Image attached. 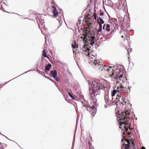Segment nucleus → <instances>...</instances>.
Returning a JSON list of instances; mask_svg holds the SVG:
<instances>
[{
	"mask_svg": "<svg viewBox=\"0 0 149 149\" xmlns=\"http://www.w3.org/2000/svg\"><path fill=\"white\" fill-rule=\"evenodd\" d=\"M84 19L85 22H87L89 21V20H90V18L89 17L87 16L86 17L84 18Z\"/></svg>",
	"mask_w": 149,
	"mask_h": 149,
	"instance_id": "obj_22",
	"label": "nucleus"
},
{
	"mask_svg": "<svg viewBox=\"0 0 149 149\" xmlns=\"http://www.w3.org/2000/svg\"><path fill=\"white\" fill-rule=\"evenodd\" d=\"M89 55V53H88V55Z\"/></svg>",
	"mask_w": 149,
	"mask_h": 149,
	"instance_id": "obj_42",
	"label": "nucleus"
},
{
	"mask_svg": "<svg viewBox=\"0 0 149 149\" xmlns=\"http://www.w3.org/2000/svg\"><path fill=\"white\" fill-rule=\"evenodd\" d=\"M100 14V15L102 16H103L104 15V14L103 13H101Z\"/></svg>",
	"mask_w": 149,
	"mask_h": 149,
	"instance_id": "obj_34",
	"label": "nucleus"
},
{
	"mask_svg": "<svg viewBox=\"0 0 149 149\" xmlns=\"http://www.w3.org/2000/svg\"><path fill=\"white\" fill-rule=\"evenodd\" d=\"M122 104H125L126 103V102L124 100H123V102H122Z\"/></svg>",
	"mask_w": 149,
	"mask_h": 149,
	"instance_id": "obj_32",
	"label": "nucleus"
},
{
	"mask_svg": "<svg viewBox=\"0 0 149 149\" xmlns=\"http://www.w3.org/2000/svg\"><path fill=\"white\" fill-rule=\"evenodd\" d=\"M90 60L89 63L91 65L94 69L98 71L105 72L107 74L109 77H111L114 75V72L112 67H108L103 65L102 62H100L99 61L92 58Z\"/></svg>",
	"mask_w": 149,
	"mask_h": 149,
	"instance_id": "obj_1",
	"label": "nucleus"
},
{
	"mask_svg": "<svg viewBox=\"0 0 149 149\" xmlns=\"http://www.w3.org/2000/svg\"><path fill=\"white\" fill-rule=\"evenodd\" d=\"M77 51H78V50L77 49H76L75 50H73V53H76Z\"/></svg>",
	"mask_w": 149,
	"mask_h": 149,
	"instance_id": "obj_28",
	"label": "nucleus"
},
{
	"mask_svg": "<svg viewBox=\"0 0 149 149\" xmlns=\"http://www.w3.org/2000/svg\"><path fill=\"white\" fill-rule=\"evenodd\" d=\"M91 100L90 104L89 105H85L87 106V110L88 111L91 115L93 118L95 115L96 112V107H97V99L96 98H94Z\"/></svg>",
	"mask_w": 149,
	"mask_h": 149,
	"instance_id": "obj_2",
	"label": "nucleus"
},
{
	"mask_svg": "<svg viewBox=\"0 0 149 149\" xmlns=\"http://www.w3.org/2000/svg\"><path fill=\"white\" fill-rule=\"evenodd\" d=\"M92 29V27L91 28L90 27L88 26V27H86L85 29L84 30L83 33L81 37V38L85 39L86 38L87 36L89 35V34H91V33H90V31Z\"/></svg>",
	"mask_w": 149,
	"mask_h": 149,
	"instance_id": "obj_8",
	"label": "nucleus"
},
{
	"mask_svg": "<svg viewBox=\"0 0 149 149\" xmlns=\"http://www.w3.org/2000/svg\"><path fill=\"white\" fill-rule=\"evenodd\" d=\"M72 48L76 49L78 47V43L75 40L73 41V43L72 45Z\"/></svg>",
	"mask_w": 149,
	"mask_h": 149,
	"instance_id": "obj_16",
	"label": "nucleus"
},
{
	"mask_svg": "<svg viewBox=\"0 0 149 149\" xmlns=\"http://www.w3.org/2000/svg\"><path fill=\"white\" fill-rule=\"evenodd\" d=\"M42 56L45 57L49 59H50L49 58L47 55V53L46 52V50L44 49L42 52Z\"/></svg>",
	"mask_w": 149,
	"mask_h": 149,
	"instance_id": "obj_17",
	"label": "nucleus"
},
{
	"mask_svg": "<svg viewBox=\"0 0 149 149\" xmlns=\"http://www.w3.org/2000/svg\"><path fill=\"white\" fill-rule=\"evenodd\" d=\"M51 7L53 9V10L52 11V13L54 14V16L56 17H57L58 16V13L56 7L53 6H52Z\"/></svg>",
	"mask_w": 149,
	"mask_h": 149,
	"instance_id": "obj_13",
	"label": "nucleus"
},
{
	"mask_svg": "<svg viewBox=\"0 0 149 149\" xmlns=\"http://www.w3.org/2000/svg\"><path fill=\"white\" fill-rule=\"evenodd\" d=\"M95 1H97V0H95Z\"/></svg>",
	"mask_w": 149,
	"mask_h": 149,
	"instance_id": "obj_44",
	"label": "nucleus"
},
{
	"mask_svg": "<svg viewBox=\"0 0 149 149\" xmlns=\"http://www.w3.org/2000/svg\"><path fill=\"white\" fill-rule=\"evenodd\" d=\"M132 144L133 145H134V143L133 142H132Z\"/></svg>",
	"mask_w": 149,
	"mask_h": 149,
	"instance_id": "obj_38",
	"label": "nucleus"
},
{
	"mask_svg": "<svg viewBox=\"0 0 149 149\" xmlns=\"http://www.w3.org/2000/svg\"><path fill=\"white\" fill-rule=\"evenodd\" d=\"M89 35L87 36L85 39L82 38L83 41H85L86 42L89 43L91 45H93L96 40L95 36H92V34H89Z\"/></svg>",
	"mask_w": 149,
	"mask_h": 149,
	"instance_id": "obj_6",
	"label": "nucleus"
},
{
	"mask_svg": "<svg viewBox=\"0 0 149 149\" xmlns=\"http://www.w3.org/2000/svg\"><path fill=\"white\" fill-rule=\"evenodd\" d=\"M51 66V65L50 63H49L45 66V69L46 70L48 71Z\"/></svg>",
	"mask_w": 149,
	"mask_h": 149,
	"instance_id": "obj_19",
	"label": "nucleus"
},
{
	"mask_svg": "<svg viewBox=\"0 0 149 149\" xmlns=\"http://www.w3.org/2000/svg\"><path fill=\"white\" fill-rule=\"evenodd\" d=\"M77 52V53H79V52Z\"/></svg>",
	"mask_w": 149,
	"mask_h": 149,
	"instance_id": "obj_41",
	"label": "nucleus"
},
{
	"mask_svg": "<svg viewBox=\"0 0 149 149\" xmlns=\"http://www.w3.org/2000/svg\"><path fill=\"white\" fill-rule=\"evenodd\" d=\"M104 99L106 102L108 104H111L115 103L114 102L113 99L111 96L109 97L108 96H105Z\"/></svg>",
	"mask_w": 149,
	"mask_h": 149,
	"instance_id": "obj_9",
	"label": "nucleus"
},
{
	"mask_svg": "<svg viewBox=\"0 0 149 149\" xmlns=\"http://www.w3.org/2000/svg\"><path fill=\"white\" fill-rule=\"evenodd\" d=\"M123 72H121L120 74L119 75H118V76L117 77L120 80H123L122 79H123Z\"/></svg>",
	"mask_w": 149,
	"mask_h": 149,
	"instance_id": "obj_20",
	"label": "nucleus"
},
{
	"mask_svg": "<svg viewBox=\"0 0 149 149\" xmlns=\"http://www.w3.org/2000/svg\"><path fill=\"white\" fill-rule=\"evenodd\" d=\"M116 93L117 91L116 90H113L112 91L111 96L112 97L113 96H114Z\"/></svg>",
	"mask_w": 149,
	"mask_h": 149,
	"instance_id": "obj_23",
	"label": "nucleus"
},
{
	"mask_svg": "<svg viewBox=\"0 0 149 149\" xmlns=\"http://www.w3.org/2000/svg\"><path fill=\"white\" fill-rule=\"evenodd\" d=\"M49 79L50 80H51V78H49Z\"/></svg>",
	"mask_w": 149,
	"mask_h": 149,
	"instance_id": "obj_40",
	"label": "nucleus"
},
{
	"mask_svg": "<svg viewBox=\"0 0 149 149\" xmlns=\"http://www.w3.org/2000/svg\"><path fill=\"white\" fill-rule=\"evenodd\" d=\"M121 37H122V38H123V36H121Z\"/></svg>",
	"mask_w": 149,
	"mask_h": 149,
	"instance_id": "obj_39",
	"label": "nucleus"
},
{
	"mask_svg": "<svg viewBox=\"0 0 149 149\" xmlns=\"http://www.w3.org/2000/svg\"><path fill=\"white\" fill-rule=\"evenodd\" d=\"M83 104V105L86 108H87V106H85L86 105H88V104H87V103L86 102V103H85V102H84V103H82Z\"/></svg>",
	"mask_w": 149,
	"mask_h": 149,
	"instance_id": "obj_27",
	"label": "nucleus"
},
{
	"mask_svg": "<svg viewBox=\"0 0 149 149\" xmlns=\"http://www.w3.org/2000/svg\"><path fill=\"white\" fill-rule=\"evenodd\" d=\"M99 27L102 29V25L101 24H101L100 23H99Z\"/></svg>",
	"mask_w": 149,
	"mask_h": 149,
	"instance_id": "obj_30",
	"label": "nucleus"
},
{
	"mask_svg": "<svg viewBox=\"0 0 149 149\" xmlns=\"http://www.w3.org/2000/svg\"><path fill=\"white\" fill-rule=\"evenodd\" d=\"M86 23L87 26L88 27H90L91 28L92 27V23L90 22V21H88L86 22Z\"/></svg>",
	"mask_w": 149,
	"mask_h": 149,
	"instance_id": "obj_21",
	"label": "nucleus"
},
{
	"mask_svg": "<svg viewBox=\"0 0 149 149\" xmlns=\"http://www.w3.org/2000/svg\"><path fill=\"white\" fill-rule=\"evenodd\" d=\"M88 144L89 145V147H90V146H91V143L90 142V141H89L88 142Z\"/></svg>",
	"mask_w": 149,
	"mask_h": 149,
	"instance_id": "obj_33",
	"label": "nucleus"
},
{
	"mask_svg": "<svg viewBox=\"0 0 149 149\" xmlns=\"http://www.w3.org/2000/svg\"><path fill=\"white\" fill-rule=\"evenodd\" d=\"M124 128L126 132H127L128 130V129L127 127L125 126H124Z\"/></svg>",
	"mask_w": 149,
	"mask_h": 149,
	"instance_id": "obj_29",
	"label": "nucleus"
},
{
	"mask_svg": "<svg viewBox=\"0 0 149 149\" xmlns=\"http://www.w3.org/2000/svg\"><path fill=\"white\" fill-rule=\"evenodd\" d=\"M141 149H146V148H145V147H142L141 148Z\"/></svg>",
	"mask_w": 149,
	"mask_h": 149,
	"instance_id": "obj_35",
	"label": "nucleus"
},
{
	"mask_svg": "<svg viewBox=\"0 0 149 149\" xmlns=\"http://www.w3.org/2000/svg\"><path fill=\"white\" fill-rule=\"evenodd\" d=\"M117 90L118 92H121V91H126L127 90V88L121 84L120 87H118L117 88Z\"/></svg>",
	"mask_w": 149,
	"mask_h": 149,
	"instance_id": "obj_12",
	"label": "nucleus"
},
{
	"mask_svg": "<svg viewBox=\"0 0 149 149\" xmlns=\"http://www.w3.org/2000/svg\"><path fill=\"white\" fill-rule=\"evenodd\" d=\"M123 71H122L120 69H117L116 70V74H115L114 75V77L115 79H116V78L118 77V76L121 73V72H123Z\"/></svg>",
	"mask_w": 149,
	"mask_h": 149,
	"instance_id": "obj_14",
	"label": "nucleus"
},
{
	"mask_svg": "<svg viewBox=\"0 0 149 149\" xmlns=\"http://www.w3.org/2000/svg\"><path fill=\"white\" fill-rule=\"evenodd\" d=\"M131 133L130 132H127V134L128 135H129Z\"/></svg>",
	"mask_w": 149,
	"mask_h": 149,
	"instance_id": "obj_36",
	"label": "nucleus"
},
{
	"mask_svg": "<svg viewBox=\"0 0 149 149\" xmlns=\"http://www.w3.org/2000/svg\"><path fill=\"white\" fill-rule=\"evenodd\" d=\"M131 51H132V49H130V52H131Z\"/></svg>",
	"mask_w": 149,
	"mask_h": 149,
	"instance_id": "obj_37",
	"label": "nucleus"
},
{
	"mask_svg": "<svg viewBox=\"0 0 149 149\" xmlns=\"http://www.w3.org/2000/svg\"><path fill=\"white\" fill-rule=\"evenodd\" d=\"M93 16L94 19L96 20V19L97 16H96V14L95 13H93Z\"/></svg>",
	"mask_w": 149,
	"mask_h": 149,
	"instance_id": "obj_25",
	"label": "nucleus"
},
{
	"mask_svg": "<svg viewBox=\"0 0 149 149\" xmlns=\"http://www.w3.org/2000/svg\"><path fill=\"white\" fill-rule=\"evenodd\" d=\"M50 74L51 76L56 81H60V79L57 76V72L56 70H53L50 71Z\"/></svg>",
	"mask_w": 149,
	"mask_h": 149,
	"instance_id": "obj_11",
	"label": "nucleus"
},
{
	"mask_svg": "<svg viewBox=\"0 0 149 149\" xmlns=\"http://www.w3.org/2000/svg\"><path fill=\"white\" fill-rule=\"evenodd\" d=\"M92 90H90L89 93V98L90 100L93 99L94 98H96L95 95H97V94H96L97 92V89H95L93 88V87H91ZM91 89V88L90 89Z\"/></svg>",
	"mask_w": 149,
	"mask_h": 149,
	"instance_id": "obj_7",
	"label": "nucleus"
},
{
	"mask_svg": "<svg viewBox=\"0 0 149 149\" xmlns=\"http://www.w3.org/2000/svg\"><path fill=\"white\" fill-rule=\"evenodd\" d=\"M102 30V29L99 27L98 29H96L95 31L96 33V37L97 39L102 40V41H105L108 37L106 36L107 34L103 33L102 35L100 34V32Z\"/></svg>",
	"mask_w": 149,
	"mask_h": 149,
	"instance_id": "obj_5",
	"label": "nucleus"
},
{
	"mask_svg": "<svg viewBox=\"0 0 149 149\" xmlns=\"http://www.w3.org/2000/svg\"><path fill=\"white\" fill-rule=\"evenodd\" d=\"M103 29L104 30V33H106L107 34L106 36L107 37V35L108 33H107L109 32L111 30V27L110 25L107 24H104L103 26Z\"/></svg>",
	"mask_w": 149,
	"mask_h": 149,
	"instance_id": "obj_10",
	"label": "nucleus"
},
{
	"mask_svg": "<svg viewBox=\"0 0 149 149\" xmlns=\"http://www.w3.org/2000/svg\"><path fill=\"white\" fill-rule=\"evenodd\" d=\"M68 94L70 95V96L73 99H74V97L72 96V95L71 94V93H70V92H68Z\"/></svg>",
	"mask_w": 149,
	"mask_h": 149,
	"instance_id": "obj_26",
	"label": "nucleus"
},
{
	"mask_svg": "<svg viewBox=\"0 0 149 149\" xmlns=\"http://www.w3.org/2000/svg\"><path fill=\"white\" fill-rule=\"evenodd\" d=\"M97 20L99 23H100L102 24H103L104 23V20L100 17L97 18Z\"/></svg>",
	"mask_w": 149,
	"mask_h": 149,
	"instance_id": "obj_18",
	"label": "nucleus"
},
{
	"mask_svg": "<svg viewBox=\"0 0 149 149\" xmlns=\"http://www.w3.org/2000/svg\"><path fill=\"white\" fill-rule=\"evenodd\" d=\"M123 138L125 139V140L127 141V144L124 145L125 147H124V149H129L130 146V141L128 139H126L125 138V136H123Z\"/></svg>",
	"mask_w": 149,
	"mask_h": 149,
	"instance_id": "obj_15",
	"label": "nucleus"
},
{
	"mask_svg": "<svg viewBox=\"0 0 149 149\" xmlns=\"http://www.w3.org/2000/svg\"><path fill=\"white\" fill-rule=\"evenodd\" d=\"M90 86L91 87H93V88H95V89H97V92H98V90L104 88L105 87L103 84L100 82H97L96 81L92 82Z\"/></svg>",
	"mask_w": 149,
	"mask_h": 149,
	"instance_id": "obj_4",
	"label": "nucleus"
},
{
	"mask_svg": "<svg viewBox=\"0 0 149 149\" xmlns=\"http://www.w3.org/2000/svg\"><path fill=\"white\" fill-rule=\"evenodd\" d=\"M123 136H124V135L125 134L124 133H123ZM124 139H125L124 138H123L122 139V141H123L124 140Z\"/></svg>",
	"mask_w": 149,
	"mask_h": 149,
	"instance_id": "obj_31",
	"label": "nucleus"
},
{
	"mask_svg": "<svg viewBox=\"0 0 149 149\" xmlns=\"http://www.w3.org/2000/svg\"><path fill=\"white\" fill-rule=\"evenodd\" d=\"M107 5L109 6H111L112 4L111 0H108L107 1Z\"/></svg>",
	"mask_w": 149,
	"mask_h": 149,
	"instance_id": "obj_24",
	"label": "nucleus"
},
{
	"mask_svg": "<svg viewBox=\"0 0 149 149\" xmlns=\"http://www.w3.org/2000/svg\"><path fill=\"white\" fill-rule=\"evenodd\" d=\"M120 117L121 118L120 119L127 120L124 122H121L119 123L120 126H121L123 124L125 125L129 124V122H127V119L130 118L131 116L129 113V111L127 110H125L123 111H122L120 114H119Z\"/></svg>",
	"mask_w": 149,
	"mask_h": 149,
	"instance_id": "obj_3",
	"label": "nucleus"
},
{
	"mask_svg": "<svg viewBox=\"0 0 149 149\" xmlns=\"http://www.w3.org/2000/svg\"><path fill=\"white\" fill-rule=\"evenodd\" d=\"M89 149H91L90 148H89Z\"/></svg>",
	"mask_w": 149,
	"mask_h": 149,
	"instance_id": "obj_43",
	"label": "nucleus"
}]
</instances>
